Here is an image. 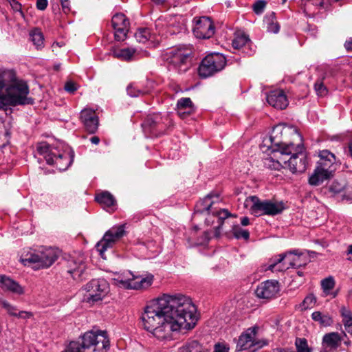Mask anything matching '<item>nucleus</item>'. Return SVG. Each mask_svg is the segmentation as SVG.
<instances>
[{
	"instance_id": "1",
	"label": "nucleus",
	"mask_w": 352,
	"mask_h": 352,
	"mask_svg": "<svg viewBox=\"0 0 352 352\" xmlns=\"http://www.w3.org/2000/svg\"><path fill=\"white\" fill-rule=\"evenodd\" d=\"M155 316L158 319L155 338L159 340L172 339L174 332L192 330L199 319L192 300L181 294L155 298Z\"/></svg>"
},
{
	"instance_id": "2",
	"label": "nucleus",
	"mask_w": 352,
	"mask_h": 352,
	"mask_svg": "<svg viewBox=\"0 0 352 352\" xmlns=\"http://www.w3.org/2000/svg\"><path fill=\"white\" fill-rule=\"evenodd\" d=\"M282 126H275L270 135L264 137L262 147H266L265 151L271 150L274 153V159L270 157L265 159V165L270 168L280 170L285 168V157L287 154H291L294 150V144H286L282 142Z\"/></svg>"
},
{
	"instance_id": "3",
	"label": "nucleus",
	"mask_w": 352,
	"mask_h": 352,
	"mask_svg": "<svg viewBox=\"0 0 352 352\" xmlns=\"http://www.w3.org/2000/svg\"><path fill=\"white\" fill-rule=\"evenodd\" d=\"M110 342L105 331H90L85 333L78 341L71 342L67 352H107Z\"/></svg>"
},
{
	"instance_id": "4",
	"label": "nucleus",
	"mask_w": 352,
	"mask_h": 352,
	"mask_svg": "<svg viewBox=\"0 0 352 352\" xmlns=\"http://www.w3.org/2000/svg\"><path fill=\"white\" fill-rule=\"evenodd\" d=\"M28 94L29 88L25 82L19 81L6 87L3 76L0 74V109L7 106L32 104Z\"/></svg>"
},
{
	"instance_id": "5",
	"label": "nucleus",
	"mask_w": 352,
	"mask_h": 352,
	"mask_svg": "<svg viewBox=\"0 0 352 352\" xmlns=\"http://www.w3.org/2000/svg\"><path fill=\"white\" fill-rule=\"evenodd\" d=\"M60 144L50 145L47 142L38 143L36 151L47 164L54 165L60 171L67 170L72 164L74 154L73 151L60 149Z\"/></svg>"
},
{
	"instance_id": "6",
	"label": "nucleus",
	"mask_w": 352,
	"mask_h": 352,
	"mask_svg": "<svg viewBox=\"0 0 352 352\" xmlns=\"http://www.w3.org/2000/svg\"><path fill=\"white\" fill-rule=\"evenodd\" d=\"M58 256L57 251L52 248L40 247L25 250L21 256V261L24 265L38 270L50 267Z\"/></svg>"
},
{
	"instance_id": "7",
	"label": "nucleus",
	"mask_w": 352,
	"mask_h": 352,
	"mask_svg": "<svg viewBox=\"0 0 352 352\" xmlns=\"http://www.w3.org/2000/svg\"><path fill=\"white\" fill-rule=\"evenodd\" d=\"M319 160L314 173L309 177V184L317 186L330 179L336 170V155L327 149L319 151Z\"/></svg>"
},
{
	"instance_id": "8",
	"label": "nucleus",
	"mask_w": 352,
	"mask_h": 352,
	"mask_svg": "<svg viewBox=\"0 0 352 352\" xmlns=\"http://www.w3.org/2000/svg\"><path fill=\"white\" fill-rule=\"evenodd\" d=\"M214 196L208 194L204 199L199 201L195 207L193 218H197L199 214H206V224H214V221H211L212 218L217 219V226L219 228L224 220L233 215L226 209H221L215 206V202L212 200Z\"/></svg>"
},
{
	"instance_id": "9",
	"label": "nucleus",
	"mask_w": 352,
	"mask_h": 352,
	"mask_svg": "<svg viewBox=\"0 0 352 352\" xmlns=\"http://www.w3.org/2000/svg\"><path fill=\"white\" fill-rule=\"evenodd\" d=\"M163 56L169 65V69L175 70L179 74L186 72L192 65V50L186 45L173 48Z\"/></svg>"
},
{
	"instance_id": "10",
	"label": "nucleus",
	"mask_w": 352,
	"mask_h": 352,
	"mask_svg": "<svg viewBox=\"0 0 352 352\" xmlns=\"http://www.w3.org/2000/svg\"><path fill=\"white\" fill-rule=\"evenodd\" d=\"M285 258L288 260L289 266L293 268L305 267L308 262V258L306 256H303L302 254L296 250L276 256L272 259L267 270L272 272H282L285 270L286 268L281 266V263Z\"/></svg>"
},
{
	"instance_id": "11",
	"label": "nucleus",
	"mask_w": 352,
	"mask_h": 352,
	"mask_svg": "<svg viewBox=\"0 0 352 352\" xmlns=\"http://www.w3.org/2000/svg\"><path fill=\"white\" fill-rule=\"evenodd\" d=\"M226 65V57L220 53H214L204 57L198 68L201 78H208L224 69Z\"/></svg>"
},
{
	"instance_id": "12",
	"label": "nucleus",
	"mask_w": 352,
	"mask_h": 352,
	"mask_svg": "<svg viewBox=\"0 0 352 352\" xmlns=\"http://www.w3.org/2000/svg\"><path fill=\"white\" fill-rule=\"evenodd\" d=\"M258 329V327L255 325L247 329L241 334L236 343L237 351L248 349L254 351L268 344L267 340L256 338Z\"/></svg>"
},
{
	"instance_id": "13",
	"label": "nucleus",
	"mask_w": 352,
	"mask_h": 352,
	"mask_svg": "<svg viewBox=\"0 0 352 352\" xmlns=\"http://www.w3.org/2000/svg\"><path fill=\"white\" fill-rule=\"evenodd\" d=\"M84 301L94 303L102 300L109 292V285L104 279H93L83 288Z\"/></svg>"
},
{
	"instance_id": "14",
	"label": "nucleus",
	"mask_w": 352,
	"mask_h": 352,
	"mask_svg": "<svg viewBox=\"0 0 352 352\" xmlns=\"http://www.w3.org/2000/svg\"><path fill=\"white\" fill-rule=\"evenodd\" d=\"M285 168H288L292 173H302L305 171L307 166V157L305 147L302 144L295 146L291 154L285 157Z\"/></svg>"
},
{
	"instance_id": "15",
	"label": "nucleus",
	"mask_w": 352,
	"mask_h": 352,
	"mask_svg": "<svg viewBox=\"0 0 352 352\" xmlns=\"http://www.w3.org/2000/svg\"><path fill=\"white\" fill-rule=\"evenodd\" d=\"M114 280L118 285L125 289H141L146 288L152 284L153 276L143 278L128 271L115 278Z\"/></svg>"
},
{
	"instance_id": "16",
	"label": "nucleus",
	"mask_w": 352,
	"mask_h": 352,
	"mask_svg": "<svg viewBox=\"0 0 352 352\" xmlns=\"http://www.w3.org/2000/svg\"><path fill=\"white\" fill-rule=\"evenodd\" d=\"M124 234V226L119 225L112 227L104 234L102 239L97 243L96 249L100 256L105 259V251L112 248L114 243Z\"/></svg>"
},
{
	"instance_id": "17",
	"label": "nucleus",
	"mask_w": 352,
	"mask_h": 352,
	"mask_svg": "<svg viewBox=\"0 0 352 352\" xmlns=\"http://www.w3.org/2000/svg\"><path fill=\"white\" fill-rule=\"evenodd\" d=\"M66 267L73 279L81 281L86 278L87 265L82 255L70 256L66 261Z\"/></svg>"
},
{
	"instance_id": "18",
	"label": "nucleus",
	"mask_w": 352,
	"mask_h": 352,
	"mask_svg": "<svg viewBox=\"0 0 352 352\" xmlns=\"http://www.w3.org/2000/svg\"><path fill=\"white\" fill-rule=\"evenodd\" d=\"M192 32L200 39H207L214 34V26L209 17L201 16L193 19Z\"/></svg>"
},
{
	"instance_id": "19",
	"label": "nucleus",
	"mask_w": 352,
	"mask_h": 352,
	"mask_svg": "<svg viewBox=\"0 0 352 352\" xmlns=\"http://www.w3.org/2000/svg\"><path fill=\"white\" fill-rule=\"evenodd\" d=\"M111 25L115 32L116 40L118 41L125 40L130 25L129 21L126 16L122 13L114 14L111 19Z\"/></svg>"
},
{
	"instance_id": "20",
	"label": "nucleus",
	"mask_w": 352,
	"mask_h": 352,
	"mask_svg": "<svg viewBox=\"0 0 352 352\" xmlns=\"http://www.w3.org/2000/svg\"><path fill=\"white\" fill-rule=\"evenodd\" d=\"M279 291L280 286L277 280H267L257 286L255 293L259 298L270 300L275 298Z\"/></svg>"
},
{
	"instance_id": "21",
	"label": "nucleus",
	"mask_w": 352,
	"mask_h": 352,
	"mask_svg": "<svg viewBox=\"0 0 352 352\" xmlns=\"http://www.w3.org/2000/svg\"><path fill=\"white\" fill-rule=\"evenodd\" d=\"M80 118L86 131L89 133H94L97 131L99 120L94 109L90 108L82 109L80 112Z\"/></svg>"
},
{
	"instance_id": "22",
	"label": "nucleus",
	"mask_w": 352,
	"mask_h": 352,
	"mask_svg": "<svg viewBox=\"0 0 352 352\" xmlns=\"http://www.w3.org/2000/svg\"><path fill=\"white\" fill-rule=\"evenodd\" d=\"M268 104L278 109H284L288 105V100L282 89H276L270 91L267 96Z\"/></svg>"
},
{
	"instance_id": "23",
	"label": "nucleus",
	"mask_w": 352,
	"mask_h": 352,
	"mask_svg": "<svg viewBox=\"0 0 352 352\" xmlns=\"http://www.w3.org/2000/svg\"><path fill=\"white\" fill-rule=\"evenodd\" d=\"M245 206L249 208L250 212L255 217L265 214V200L261 201L257 196H250L245 199Z\"/></svg>"
},
{
	"instance_id": "24",
	"label": "nucleus",
	"mask_w": 352,
	"mask_h": 352,
	"mask_svg": "<svg viewBox=\"0 0 352 352\" xmlns=\"http://www.w3.org/2000/svg\"><path fill=\"white\" fill-rule=\"evenodd\" d=\"M0 287L3 291L18 295L24 293L23 288L16 281L5 275H0Z\"/></svg>"
},
{
	"instance_id": "25",
	"label": "nucleus",
	"mask_w": 352,
	"mask_h": 352,
	"mask_svg": "<svg viewBox=\"0 0 352 352\" xmlns=\"http://www.w3.org/2000/svg\"><path fill=\"white\" fill-rule=\"evenodd\" d=\"M176 109L178 115L184 118L195 111V107L190 98H182L177 101Z\"/></svg>"
},
{
	"instance_id": "26",
	"label": "nucleus",
	"mask_w": 352,
	"mask_h": 352,
	"mask_svg": "<svg viewBox=\"0 0 352 352\" xmlns=\"http://www.w3.org/2000/svg\"><path fill=\"white\" fill-rule=\"evenodd\" d=\"M141 319L144 329L151 334H154V308L153 306L146 307Z\"/></svg>"
},
{
	"instance_id": "27",
	"label": "nucleus",
	"mask_w": 352,
	"mask_h": 352,
	"mask_svg": "<svg viewBox=\"0 0 352 352\" xmlns=\"http://www.w3.org/2000/svg\"><path fill=\"white\" fill-rule=\"evenodd\" d=\"M342 338L338 332L326 333L322 338V344L327 348L336 349L341 344Z\"/></svg>"
},
{
	"instance_id": "28",
	"label": "nucleus",
	"mask_w": 352,
	"mask_h": 352,
	"mask_svg": "<svg viewBox=\"0 0 352 352\" xmlns=\"http://www.w3.org/2000/svg\"><path fill=\"white\" fill-rule=\"evenodd\" d=\"M267 31L270 33L277 34L280 30V25L276 21V14L272 12L267 14L263 19Z\"/></svg>"
},
{
	"instance_id": "29",
	"label": "nucleus",
	"mask_w": 352,
	"mask_h": 352,
	"mask_svg": "<svg viewBox=\"0 0 352 352\" xmlns=\"http://www.w3.org/2000/svg\"><path fill=\"white\" fill-rule=\"evenodd\" d=\"M96 200L105 208L113 207L116 203L114 197L107 191L98 194L96 196Z\"/></svg>"
},
{
	"instance_id": "30",
	"label": "nucleus",
	"mask_w": 352,
	"mask_h": 352,
	"mask_svg": "<svg viewBox=\"0 0 352 352\" xmlns=\"http://www.w3.org/2000/svg\"><path fill=\"white\" fill-rule=\"evenodd\" d=\"M311 319L322 327H329L333 324V318L329 314L316 311L311 314Z\"/></svg>"
},
{
	"instance_id": "31",
	"label": "nucleus",
	"mask_w": 352,
	"mask_h": 352,
	"mask_svg": "<svg viewBox=\"0 0 352 352\" xmlns=\"http://www.w3.org/2000/svg\"><path fill=\"white\" fill-rule=\"evenodd\" d=\"M304 12L314 13L316 10L324 8V0H302Z\"/></svg>"
},
{
	"instance_id": "32",
	"label": "nucleus",
	"mask_w": 352,
	"mask_h": 352,
	"mask_svg": "<svg viewBox=\"0 0 352 352\" xmlns=\"http://www.w3.org/2000/svg\"><path fill=\"white\" fill-rule=\"evenodd\" d=\"M340 315L342 317V322L345 330L352 335V312L350 309L342 306L340 310Z\"/></svg>"
},
{
	"instance_id": "33",
	"label": "nucleus",
	"mask_w": 352,
	"mask_h": 352,
	"mask_svg": "<svg viewBox=\"0 0 352 352\" xmlns=\"http://www.w3.org/2000/svg\"><path fill=\"white\" fill-rule=\"evenodd\" d=\"M1 305H2L4 309H6V311H8V313L11 316H16L19 318H23V319L29 318L32 316V314L31 313L28 312V311H18L17 309L15 307L11 305L9 302H8L6 301H2Z\"/></svg>"
},
{
	"instance_id": "34",
	"label": "nucleus",
	"mask_w": 352,
	"mask_h": 352,
	"mask_svg": "<svg viewBox=\"0 0 352 352\" xmlns=\"http://www.w3.org/2000/svg\"><path fill=\"white\" fill-rule=\"evenodd\" d=\"M136 52V50L131 47L116 50L113 52V56L122 60H131Z\"/></svg>"
},
{
	"instance_id": "35",
	"label": "nucleus",
	"mask_w": 352,
	"mask_h": 352,
	"mask_svg": "<svg viewBox=\"0 0 352 352\" xmlns=\"http://www.w3.org/2000/svg\"><path fill=\"white\" fill-rule=\"evenodd\" d=\"M250 44V40L248 35L243 33H239L235 34V36L232 41V46L234 49H242L249 46Z\"/></svg>"
},
{
	"instance_id": "36",
	"label": "nucleus",
	"mask_w": 352,
	"mask_h": 352,
	"mask_svg": "<svg viewBox=\"0 0 352 352\" xmlns=\"http://www.w3.org/2000/svg\"><path fill=\"white\" fill-rule=\"evenodd\" d=\"M179 352H208L196 340L188 342L184 346L179 348Z\"/></svg>"
},
{
	"instance_id": "37",
	"label": "nucleus",
	"mask_w": 352,
	"mask_h": 352,
	"mask_svg": "<svg viewBox=\"0 0 352 352\" xmlns=\"http://www.w3.org/2000/svg\"><path fill=\"white\" fill-rule=\"evenodd\" d=\"M30 38L36 49H41L44 46V36L38 29H34L30 32Z\"/></svg>"
},
{
	"instance_id": "38",
	"label": "nucleus",
	"mask_w": 352,
	"mask_h": 352,
	"mask_svg": "<svg viewBox=\"0 0 352 352\" xmlns=\"http://www.w3.org/2000/svg\"><path fill=\"white\" fill-rule=\"evenodd\" d=\"M283 210L281 204H277L270 201L265 200L264 215H276L280 213Z\"/></svg>"
},
{
	"instance_id": "39",
	"label": "nucleus",
	"mask_w": 352,
	"mask_h": 352,
	"mask_svg": "<svg viewBox=\"0 0 352 352\" xmlns=\"http://www.w3.org/2000/svg\"><path fill=\"white\" fill-rule=\"evenodd\" d=\"M317 302V298L314 294H309L304 298L302 302L298 306V309L300 311H305L314 307Z\"/></svg>"
},
{
	"instance_id": "40",
	"label": "nucleus",
	"mask_w": 352,
	"mask_h": 352,
	"mask_svg": "<svg viewBox=\"0 0 352 352\" xmlns=\"http://www.w3.org/2000/svg\"><path fill=\"white\" fill-rule=\"evenodd\" d=\"M135 37L139 43H145L151 37V30L147 28H140L135 32Z\"/></svg>"
},
{
	"instance_id": "41",
	"label": "nucleus",
	"mask_w": 352,
	"mask_h": 352,
	"mask_svg": "<svg viewBox=\"0 0 352 352\" xmlns=\"http://www.w3.org/2000/svg\"><path fill=\"white\" fill-rule=\"evenodd\" d=\"M153 122L152 119H147L142 124V130L146 138L153 137L154 131Z\"/></svg>"
},
{
	"instance_id": "42",
	"label": "nucleus",
	"mask_w": 352,
	"mask_h": 352,
	"mask_svg": "<svg viewBox=\"0 0 352 352\" xmlns=\"http://www.w3.org/2000/svg\"><path fill=\"white\" fill-rule=\"evenodd\" d=\"M335 286V280L333 276H330L324 278L321 281V287L325 294H329L331 289Z\"/></svg>"
},
{
	"instance_id": "43",
	"label": "nucleus",
	"mask_w": 352,
	"mask_h": 352,
	"mask_svg": "<svg viewBox=\"0 0 352 352\" xmlns=\"http://www.w3.org/2000/svg\"><path fill=\"white\" fill-rule=\"evenodd\" d=\"M296 352H311L307 340L305 338H297L295 341Z\"/></svg>"
},
{
	"instance_id": "44",
	"label": "nucleus",
	"mask_w": 352,
	"mask_h": 352,
	"mask_svg": "<svg viewBox=\"0 0 352 352\" xmlns=\"http://www.w3.org/2000/svg\"><path fill=\"white\" fill-rule=\"evenodd\" d=\"M344 186L338 182H333L328 187V190L331 196H334L342 192Z\"/></svg>"
},
{
	"instance_id": "45",
	"label": "nucleus",
	"mask_w": 352,
	"mask_h": 352,
	"mask_svg": "<svg viewBox=\"0 0 352 352\" xmlns=\"http://www.w3.org/2000/svg\"><path fill=\"white\" fill-rule=\"evenodd\" d=\"M233 234L236 239H244L247 240L250 236V233L247 230L242 229L238 226L233 228Z\"/></svg>"
},
{
	"instance_id": "46",
	"label": "nucleus",
	"mask_w": 352,
	"mask_h": 352,
	"mask_svg": "<svg viewBox=\"0 0 352 352\" xmlns=\"http://www.w3.org/2000/svg\"><path fill=\"white\" fill-rule=\"evenodd\" d=\"M266 1L264 0H257L252 5L253 11L256 14H261L265 10L266 6Z\"/></svg>"
},
{
	"instance_id": "47",
	"label": "nucleus",
	"mask_w": 352,
	"mask_h": 352,
	"mask_svg": "<svg viewBox=\"0 0 352 352\" xmlns=\"http://www.w3.org/2000/svg\"><path fill=\"white\" fill-rule=\"evenodd\" d=\"M314 89L318 96H324L327 94V89L321 80H317L314 84Z\"/></svg>"
},
{
	"instance_id": "48",
	"label": "nucleus",
	"mask_w": 352,
	"mask_h": 352,
	"mask_svg": "<svg viewBox=\"0 0 352 352\" xmlns=\"http://www.w3.org/2000/svg\"><path fill=\"white\" fill-rule=\"evenodd\" d=\"M126 91L128 95L131 97H137L144 93L140 89H136L135 87L132 85H129L127 87Z\"/></svg>"
},
{
	"instance_id": "49",
	"label": "nucleus",
	"mask_w": 352,
	"mask_h": 352,
	"mask_svg": "<svg viewBox=\"0 0 352 352\" xmlns=\"http://www.w3.org/2000/svg\"><path fill=\"white\" fill-rule=\"evenodd\" d=\"M65 89L70 94H74L77 90L76 84L72 81H68L65 85Z\"/></svg>"
},
{
	"instance_id": "50",
	"label": "nucleus",
	"mask_w": 352,
	"mask_h": 352,
	"mask_svg": "<svg viewBox=\"0 0 352 352\" xmlns=\"http://www.w3.org/2000/svg\"><path fill=\"white\" fill-rule=\"evenodd\" d=\"M229 346L223 343H218L214 345V352H229Z\"/></svg>"
},
{
	"instance_id": "51",
	"label": "nucleus",
	"mask_w": 352,
	"mask_h": 352,
	"mask_svg": "<svg viewBox=\"0 0 352 352\" xmlns=\"http://www.w3.org/2000/svg\"><path fill=\"white\" fill-rule=\"evenodd\" d=\"M10 6H11V7H12V8L13 9L14 11L19 12L20 14L22 16H23V13L21 11V3H19L16 0H10Z\"/></svg>"
},
{
	"instance_id": "52",
	"label": "nucleus",
	"mask_w": 352,
	"mask_h": 352,
	"mask_svg": "<svg viewBox=\"0 0 352 352\" xmlns=\"http://www.w3.org/2000/svg\"><path fill=\"white\" fill-rule=\"evenodd\" d=\"M47 0H36V8L38 10H44L47 6Z\"/></svg>"
},
{
	"instance_id": "53",
	"label": "nucleus",
	"mask_w": 352,
	"mask_h": 352,
	"mask_svg": "<svg viewBox=\"0 0 352 352\" xmlns=\"http://www.w3.org/2000/svg\"><path fill=\"white\" fill-rule=\"evenodd\" d=\"M211 221H214V224H207L208 226H213V228H214L215 230V235L216 236H219L220 234V232H221V226H223V223L219 227L217 228V226L218 225L217 223V219L216 218H212L211 219Z\"/></svg>"
},
{
	"instance_id": "54",
	"label": "nucleus",
	"mask_w": 352,
	"mask_h": 352,
	"mask_svg": "<svg viewBox=\"0 0 352 352\" xmlns=\"http://www.w3.org/2000/svg\"><path fill=\"white\" fill-rule=\"evenodd\" d=\"M63 10L65 13H68L70 11L69 0H60Z\"/></svg>"
},
{
	"instance_id": "55",
	"label": "nucleus",
	"mask_w": 352,
	"mask_h": 352,
	"mask_svg": "<svg viewBox=\"0 0 352 352\" xmlns=\"http://www.w3.org/2000/svg\"><path fill=\"white\" fill-rule=\"evenodd\" d=\"M344 46L346 51H352V37L346 40Z\"/></svg>"
},
{
	"instance_id": "56",
	"label": "nucleus",
	"mask_w": 352,
	"mask_h": 352,
	"mask_svg": "<svg viewBox=\"0 0 352 352\" xmlns=\"http://www.w3.org/2000/svg\"><path fill=\"white\" fill-rule=\"evenodd\" d=\"M241 223L243 226H246L250 223V220L248 217H243L241 219Z\"/></svg>"
},
{
	"instance_id": "57",
	"label": "nucleus",
	"mask_w": 352,
	"mask_h": 352,
	"mask_svg": "<svg viewBox=\"0 0 352 352\" xmlns=\"http://www.w3.org/2000/svg\"><path fill=\"white\" fill-rule=\"evenodd\" d=\"M90 142L94 144H98L100 142V138L98 136H93L90 138Z\"/></svg>"
},
{
	"instance_id": "58",
	"label": "nucleus",
	"mask_w": 352,
	"mask_h": 352,
	"mask_svg": "<svg viewBox=\"0 0 352 352\" xmlns=\"http://www.w3.org/2000/svg\"><path fill=\"white\" fill-rule=\"evenodd\" d=\"M277 352H295L291 349L288 348H279L276 349Z\"/></svg>"
},
{
	"instance_id": "59",
	"label": "nucleus",
	"mask_w": 352,
	"mask_h": 352,
	"mask_svg": "<svg viewBox=\"0 0 352 352\" xmlns=\"http://www.w3.org/2000/svg\"><path fill=\"white\" fill-rule=\"evenodd\" d=\"M349 155L352 158V139L348 144Z\"/></svg>"
},
{
	"instance_id": "60",
	"label": "nucleus",
	"mask_w": 352,
	"mask_h": 352,
	"mask_svg": "<svg viewBox=\"0 0 352 352\" xmlns=\"http://www.w3.org/2000/svg\"><path fill=\"white\" fill-rule=\"evenodd\" d=\"M296 274L300 278H302V280H300L299 282L300 283H303V280H302V278H303V276H304V273L303 272L300 271V270H298L296 272Z\"/></svg>"
},
{
	"instance_id": "61",
	"label": "nucleus",
	"mask_w": 352,
	"mask_h": 352,
	"mask_svg": "<svg viewBox=\"0 0 352 352\" xmlns=\"http://www.w3.org/2000/svg\"><path fill=\"white\" fill-rule=\"evenodd\" d=\"M347 252L352 255V245H349Z\"/></svg>"
},
{
	"instance_id": "62",
	"label": "nucleus",
	"mask_w": 352,
	"mask_h": 352,
	"mask_svg": "<svg viewBox=\"0 0 352 352\" xmlns=\"http://www.w3.org/2000/svg\"><path fill=\"white\" fill-rule=\"evenodd\" d=\"M165 1H166V0H155V4H161Z\"/></svg>"
},
{
	"instance_id": "63",
	"label": "nucleus",
	"mask_w": 352,
	"mask_h": 352,
	"mask_svg": "<svg viewBox=\"0 0 352 352\" xmlns=\"http://www.w3.org/2000/svg\"><path fill=\"white\" fill-rule=\"evenodd\" d=\"M351 343L350 340H347L346 341L344 342V344H346V345H349Z\"/></svg>"
},
{
	"instance_id": "64",
	"label": "nucleus",
	"mask_w": 352,
	"mask_h": 352,
	"mask_svg": "<svg viewBox=\"0 0 352 352\" xmlns=\"http://www.w3.org/2000/svg\"><path fill=\"white\" fill-rule=\"evenodd\" d=\"M54 67H55L56 70H58L59 67H60V65H55Z\"/></svg>"
}]
</instances>
